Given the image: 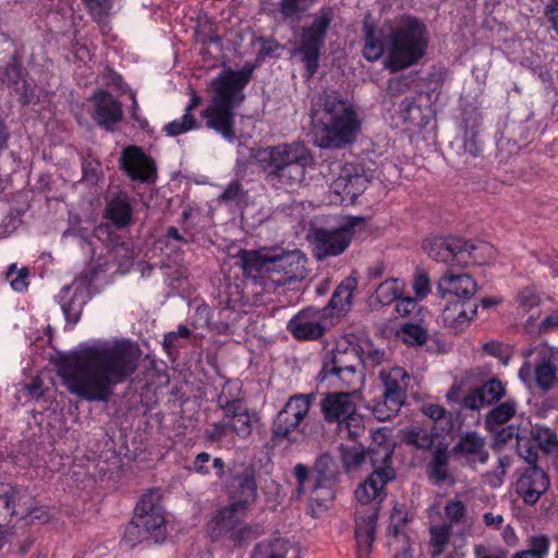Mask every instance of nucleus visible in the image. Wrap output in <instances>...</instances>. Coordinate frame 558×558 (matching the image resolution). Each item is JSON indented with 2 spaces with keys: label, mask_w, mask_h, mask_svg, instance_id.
Wrapping results in <instances>:
<instances>
[{
  "label": "nucleus",
  "mask_w": 558,
  "mask_h": 558,
  "mask_svg": "<svg viewBox=\"0 0 558 558\" xmlns=\"http://www.w3.org/2000/svg\"><path fill=\"white\" fill-rule=\"evenodd\" d=\"M364 57L369 61L378 60L385 51L381 33L367 22L364 23Z\"/></svg>",
  "instance_id": "nucleus-31"
},
{
  "label": "nucleus",
  "mask_w": 558,
  "mask_h": 558,
  "mask_svg": "<svg viewBox=\"0 0 558 558\" xmlns=\"http://www.w3.org/2000/svg\"><path fill=\"white\" fill-rule=\"evenodd\" d=\"M362 366L375 367L385 361V352L379 349L368 350L367 354L362 356Z\"/></svg>",
  "instance_id": "nucleus-63"
},
{
  "label": "nucleus",
  "mask_w": 558,
  "mask_h": 558,
  "mask_svg": "<svg viewBox=\"0 0 558 558\" xmlns=\"http://www.w3.org/2000/svg\"><path fill=\"white\" fill-rule=\"evenodd\" d=\"M367 457L369 458L368 449L362 450L359 448H348L342 454L343 462L348 468H359Z\"/></svg>",
  "instance_id": "nucleus-52"
},
{
  "label": "nucleus",
  "mask_w": 558,
  "mask_h": 558,
  "mask_svg": "<svg viewBox=\"0 0 558 558\" xmlns=\"http://www.w3.org/2000/svg\"><path fill=\"white\" fill-rule=\"evenodd\" d=\"M120 167L134 181L146 182L156 177L153 159L138 146H128L122 150Z\"/></svg>",
  "instance_id": "nucleus-16"
},
{
  "label": "nucleus",
  "mask_w": 558,
  "mask_h": 558,
  "mask_svg": "<svg viewBox=\"0 0 558 558\" xmlns=\"http://www.w3.org/2000/svg\"><path fill=\"white\" fill-rule=\"evenodd\" d=\"M461 404L463 408L477 411L484 408L483 396H481V391L478 387H474L469 390L468 393L462 398Z\"/></svg>",
  "instance_id": "nucleus-57"
},
{
  "label": "nucleus",
  "mask_w": 558,
  "mask_h": 558,
  "mask_svg": "<svg viewBox=\"0 0 558 558\" xmlns=\"http://www.w3.org/2000/svg\"><path fill=\"white\" fill-rule=\"evenodd\" d=\"M90 100L94 106V120L106 130L112 131L123 117L120 101L105 90L94 93Z\"/></svg>",
  "instance_id": "nucleus-20"
},
{
  "label": "nucleus",
  "mask_w": 558,
  "mask_h": 558,
  "mask_svg": "<svg viewBox=\"0 0 558 558\" xmlns=\"http://www.w3.org/2000/svg\"><path fill=\"white\" fill-rule=\"evenodd\" d=\"M335 461L331 456L324 453L315 462L314 470L317 473L318 482L323 483L333 477Z\"/></svg>",
  "instance_id": "nucleus-46"
},
{
  "label": "nucleus",
  "mask_w": 558,
  "mask_h": 558,
  "mask_svg": "<svg viewBox=\"0 0 558 558\" xmlns=\"http://www.w3.org/2000/svg\"><path fill=\"white\" fill-rule=\"evenodd\" d=\"M362 217H348L335 229L318 228L312 233L314 244V255L323 260L330 256H337L344 252L351 243L354 228L362 225Z\"/></svg>",
  "instance_id": "nucleus-13"
},
{
  "label": "nucleus",
  "mask_w": 558,
  "mask_h": 558,
  "mask_svg": "<svg viewBox=\"0 0 558 558\" xmlns=\"http://www.w3.org/2000/svg\"><path fill=\"white\" fill-rule=\"evenodd\" d=\"M228 425L235 432L239 437L242 438L247 437L252 432V422L247 410L232 420V422Z\"/></svg>",
  "instance_id": "nucleus-53"
},
{
  "label": "nucleus",
  "mask_w": 558,
  "mask_h": 558,
  "mask_svg": "<svg viewBox=\"0 0 558 558\" xmlns=\"http://www.w3.org/2000/svg\"><path fill=\"white\" fill-rule=\"evenodd\" d=\"M333 16L331 8L322 9L315 15L312 25L302 31L300 44L293 49V54L299 56L305 64L308 77L317 71L320 49Z\"/></svg>",
  "instance_id": "nucleus-12"
},
{
  "label": "nucleus",
  "mask_w": 558,
  "mask_h": 558,
  "mask_svg": "<svg viewBox=\"0 0 558 558\" xmlns=\"http://www.w3.org/2000/svg\"><path fill=\"white\" fill-rule=\"evenodd\" d=\"M314 398L313 393L292 396L272 423V436L289 442L303 440L307 435V422L304 421Z\"/></svg>",
  "instance_id": "nucleus-9"
},
{
  "label": "nucleus",
  "mask_w": 558,
  "mask_h": 558,
  "mask_svg": "<svg viewBox=\"0 0 558 558\" xmlns=\"http://www.w3.org/2000/svg\"><path fill=\"white\" fill-rule=\"evenodd\" d=\"M247 82V74L233 71L213 81L214 96L202 116L208 129L220 133L228 141L235 138L232 110L242 101L244 96L241 92Z\"/></svg>",
  "instance_id": "nucleus-4"
},
{
  "label": "nucleus",
  "mask_w": 558,
  "mask_h": 558,
  "mask_svg": "<svg viewBox=\"0 0 558 558\" xmlns=\"http://www.w3.org/2000/svg\"><path fill=\"white\" fill-rule=\"evenodd\" d=\"M558 329V312H554L545 317L539 324V332H549Z\"/></svg>",
  "instance_id": "nucleus-64"
},
{
  "label": "nucleus",
  "mask_w": 558,
  "mask_h": 558,
  "mask_svg": "<svg viewBox=\"0 0 558 558\" xmlns=\"http://www.w3.org/2000/svg\"><path fill=\"white\" fill-rule=\"evenodd\" d=\"M282 267V275L278 278L270 276V282L276 287L303 279L306 276V257L299 250L282 254L271 252V267Z\"/></svg>",
  "instance_id": "nucleus-18"
},
{
  "label": "nucleus",
  "mask_w": 558,
  "mask_h": 558,
  "mask_svg": "<svg viewBox=\"0 0 558 558\" xmlns=\"http://www.w3.org/2000/svg\"><path fill=\"white\" fill-rule=\"evenodd\" d=\"M288 543L281 538H275L268 543H258L253 549L251 558H286Z\"/></svg>",
  "instance_id": "nucleus-36"
},
{
  "label": "nucleus",
  "mask_w": 558,
  "mask_h": 558,
  "mask_svg": "<svg viewBox=\"0 0 558 558\" xmlns=\"http://www.w3.org/2000/svg\"><path fill=\"white\" fill-rule=\"evenodd\" d=\"M245 196V191L243 190L242 184L234 180L229 183L226 190L220 195V199L222 202H241Z\"/></svg>",
  "instance_id": "nucleus-56"
},
{
  "label": "nucleus",
  "mask_w": 558,
  "mask_h": 558,
  "mask_svg": "<svg viewBox=\"0 0 558 558\" xmlns=\"http://www.w3.org/2000/svg\"><path fill=\"white\" fill-rule=\"evenodd\" d=\"M527 549L533 550L541 558H546L550 549V538L545 534L531 535L527 539Z\"/></svg>",
  "instance_id": "nucleus-48"
},
{
  "label": "nucleus",
  "mask_w": 558,
  "mask_h": 558,
  "mask_svg": "<svg viewBox=\"0 0 558 558\" xmlns=\"http://www.w3.org/2000/svg\"><path fill=\"white\" fill-rule=\"evenodd\" d=\"M399 339L410 345H423L428 339V332L416 324H404L397 332Z\"/></svg>",
  "instance_id": "nucleus-37"
},
{
  "label": "nucleus",
  "mask_w": 558,
  "mask_h": 558,
  "mask_svg": "<svg viewBox=\"0 0 558 558\" xmlns=\"http://www.w3.org/2000/svg\"><path fill=\"white\" fill-rule=\"evenodd\" d=\"M318 311L305 310L296 314L288 324L289 331L301 340H315L324 333V327L319 323Z\"/></svg>",
  "instance_id": "nucleus-24"
},
{
  "label": "nucleus",
  "mask_w": 558,
  "mask_h": 558,
  "mask_svg": "<svg viewBox=\"0 0 558 558\" xmlns=\"http://www.w3.org/2000/svg\"><path fill=\"white\" fill-rule=\"evenodd\" d=\"M322 413L327 422L345 420L355 412V403L350 392H327L320 401Z\"/></svg>",
  "instance_id": "nucleus-22"
},
{
  "label": "nucleus",
  "mask_w": 558,
  "mask_h": 558,
  "mask_svg": "<svg viewBox=\"0 0 558 558\" xmlns=\"http://www.w3.org/2000/svg\"><path fill=\"white\" fill-rule=\"evenodd\" d=\"M256 158L266 180L286 191L300 187L305 181L307 168L314 165L311 150L301 142L265 147L257 151Z\"/></svg>",
  "instance_id": "nucleus-3"
},
{
  "label": "nucleus",
  "mask_w": 558,
  "mask_h": 558,
  "mask_svg": "<svg viewBox=\"0 0 558 558\" xmlns=\"http://www.w3.org/2000/svg\"><path fill=\"white\" fill-rule=\"evenodd\" d=\"M533 438L545 453L558 452V436L547 427H537L532 432Z\"/></svg>",
  "instance_id": "nucleus-38"
},
{
  "label": "nucleus",
  "mask_w": 558,
  "mask_h": 558,
  "mask_svg": "<svg viewBox=\"0 0 558 558\" xmlns=\"http://www.w3.org/2000/svg\"><path fill=\"white\" fill-rule=\"evenodd\" d=\"M537 353L538 363L535 367V380L537 386L548 391L556 381L558 351L546 343H541L536 348L529 350L525 356Z\"/></svg>",
  "instance_id": "nucleus-19"
},
{
  "label": "nucleus",
  "mask_w": 558,
  "mask_h": 558,
  "mask_svg": "<svg viewBox=\"0 0 558 558\" xmlns=\"http://www.w3.org/2000/svg\"><path fill=\"white\" fill-rule=\"evenodd\" d=\"M477 305L466 301L449 302L441 313L444 326L453 333L462 332L475 317Z\"/></svg>",
  "instance_id": "nucleus-21"
},
{
  "label": "nucleus",
  "mask_w": 558,
  "mask_h": 558,
  "mask_svg": "<svg viewBox=\"0 0 558 558\" xmlns=\"http://www.w3.org/2000/svg\"><path fill=\"white\" fill-rule=\"evenodd\" d=\"M363 429L362 417L355 412L338 424L339 434L350 439H355Z\"/></svg>",
  "instance_id": "nucleus-42"
},
{
  "label": "nucleus",
  "mask_w": 558,
  "mask_h": 558,
  "mask_svg": "<svg viewBox=\"0 0 558 558\" xmlns=\"http://www.w3.org/2000/svg\"><path fill=\"white\" fill-rule=\"evenodd\" d=\"M422 412L439 425L442 432H449L452 427L451 415L438 404H426L422 408Z\"/></svg>",
  "instance_id": "nucleus-40"
},
{
  "label": "nucleus",
  "mask_w": 558,
  "mask_h": 558,
  "mask_svg": "<svg viewBox=\"0 0 558 558\" xmlns=\"http://www.w3.org/2000/svg\"><path fill=\"white\" fill-rule=\"evenodd\" d=\"M485 438L476 432H466L462 434L454 445L452 451L472 460L485 463L489 457L485 448Z\"/></svg>",
  "instance_id": "nucleus-25"
},
{
  "label": "nucleus",
  "mask_w": 558,
  "mask_h": 558,
  "mask_svg": "<svg viewBox=\"0 0 558 558\" xmlns=\"http://www.w3.org/2000/svg\"><path fill=\"white\" fill-rule=\"evenodd\" d=\"M373 464V472L359 484V488H384L396 478V471L391 466V460L378 459Z\"/></svg>",
  "instance_id": "nucleus-28"
},
{
  "label": "nucleus",
  "mask_w": 558,
  "mask_h": 558,
  "mask_svg": "<svg viewBox=\"0 0 558 558\" xmlns=\"http://www.w3.org/2000/svg\"><path fill=\"white\" fill-rule=\"evenodd\" d=\"M423 247L430 258L438 263L446 264L448 268L468 266L469 258L472 257V252L475 250L473 244L459 238H435L426 240Z\"/></svg>",
  "instance_id": "nucleus-14"
},
{
  "label": "nucleus",
  "mask_w": 558,
  "mask_h": 558,
  "mask_svg": "<svg viewBox=\"0 0 558 558\" xmlns=\"http://www.w3.org/2000/svg\"><path fill=\"white\" fill-rule=\"evenodd\" d=\"M232 484L239 488H255V469L252 465H235L232 469Z\"/></svg>",
  "instance_id": "nucleus-39"
},
{
  "label": "nucleus",
  "mask_w": 558,
  "mask_h": 558,
  "mask_svg": "<svg viewBox=\"0 0 558 558\" xmlns=\"http://www.w3.org/2000/svg\"><path fill=\"white\" fill-rule=\"evenodd\" d=\"M478 128L476 121H473L471 125H466L464 132L463 148L465 153L476 157L481 153V141L478 140Z\"/></svg>",
  "instance_id": "nucleus-44"
},
{
  "label": "nucleus",
  "mask_w": 558,
  "mask_h": 558,
  "mask_svg": "<svg viewBox=\"0 0 558 558\" xmlns=\"http://www.w3.org/2000/svg\"><path fill=\"white\" fill-rule=\"evenodd\" d=\"M362 348L347 340L339 341L336 348L327 352L320 375L337 376L347 387H354L361 379Z\"/></svg>",
  "instance_id": "nucleus-10"
},
{
  "label": "nucleus",
  "mask_w": 558,
  "mask_h": 558,
  "mask_svg": "<svg viewBox=\"0 0 558 558\" xmlns=\"http://www.w3.org/2000/svg\"><path fill=\"white\" fill-rule=\"evenodd\" d=\"M160 490H147L134 508V517L125 526L123 541L134 546L145 533L155 543H161L167 536L165 510Z\"/></svg>",
  "instance_id": "nucleus-6"
},
{
  "label": "nucleus",
  "mask_w": 558,
  "mask_h": 558,
  "mask_svg": "<svg viewBox=\"0 0 558 558\" xmlns=\"http://www.w3.org/2000/svg\"><path fill=\"white\" fill-rule=\"evenodd\" d=\"M451 526L447 524L430 527V543L435 554H440L449 542Z\"/></svg>",
  "instance_id": "nucleus-43"
},
{
  "label": "nucleus",
  "mask_w": 558,
  "mask_h": 558,
  "mask_svg": "<svg viewBox=\"0 0 558 558\" xmlns=\"http://www.w3.org/2000/svg\"><path fill=\"white\" fill-rule=\"evenodd\" d=\"M357 287L356 278L350 276L344 279V281L339 284L333 292L328 306L332 310H337L338 312H347L351 306L353 291Z\"/></svg>",
  "instance_id": "nucleus-29"
},
{
  "label": "nucleus",
  "mask_w": 558,
  "mask_h": 558,
  "mask_svg": "<svg viewBox=\"0 0 558 558\" xmlns=\"http://www.w3.org/2000/svg\"><path fill=\"white\" fill-rule=\"evenodd\" d=\"M236 257L246 277L267 280V272L271 266V251L240 250Z\"/></svg>",
  "instance_id": "nucleus-23"
},
{
  "label": "nucleus",
  "mask_w": 558,
  "mask_h": 558,
  "mask_svg": "<svg viewBox=\"0 0 558 558\" xmlns=\"http://www.w3.org/2000/svg\"><path fill=\"white\" fill-rule=\"evenodd\" d=\"M141 355L140 347L130 340L90 345L61 357L58 375L72 395L89 402H108L113 387L136 371Z\"/></svg>",
  "instance_id": "nucleus-1"
},
{
  "label": "nucleus",
  "mask_w": 558,
  "mask_h": 558,
  "mask_svg": "<svg viewBox=\"0 0 558 558\" xmlns=\"http://www.w3.org/2000/svg\"><path fill=\"white\" fill-rule=\"evenodd\" d=\"M218 403L225 411V415L231 420H234L236 416L246 411L244 404L238 399L228 400L227 398L220 396L218 398Z\"/></svg>",
  "instance_id": "nucleus-54"
},
{
  "label": "nucleus",
  "mask_w": 558,
  "mask_h": 558,
  "mask_svg": "<svg viewBox=\"0 0 558 558\" xmlns=\"http://www.w3.org/2000/svg\"><path fill=\"white\" fill-rule=\"evenodd\" d=\"M517 411L514 401H506L492 409L485 416V425L488 430L493 432L497 426H500L510 421Z\"/></svg>",
  "instance_id": "nucleus-33"
},
{
  "label": "nucleus",
  "mask_w": 558,
  "mask_h": 558,
  "mask_svg": "<svg viewBox=\"0 0 558 558\" xmlns=\"http://www.w3.org/2000/svg\"><path fill=\"white\" fill-rule=\"evenodd\" d=\"M445 514L452 523H459L465 514V507L460 500L449 501Z\"/></svg>",
  "instance_id": "nucleus-59"
},
{
  "label": "nucleus",
  "mask_w": 558,
  "mask_h": 558,
  "mask_svg": "<svg viewBox=\"0 0 558 558\" xmlns=\"http://www.w3.org/2000/svg\"><path fill=\"white\" fill-rule=\"evenodd\" d=\"M448 456L445 448H437L430 465V476L436 485L453 484L447 471Z\"/></svg>",
  "instance_id": "nucleus-35"
},
{
  "label": "nucleus",
  "mask_w": 558,
  "mask_h": 558,
  "mask_svg": "<svg viewBox=\"0 0 558 558\" xmlns=\"http://www.w3.org/2000/svg\"><path fill=\"white\" fill-rule=\"evenodd\" d=\"M132 206L126 195L113 197L106 206V218L118 228H125L132 221Z\"/></svg>",
  "instance_id": "nucleus-27"
},
{
  "label": "nucleus",
  "mask_w": 558,
  "mask_h": 558,
  "mask_svg": "<svg viewBox=\"0 0 558 558\" xmlns=\"http://www.w3.org/2000/svg\"><path fill=\"white\" fill-rule=\"evenodd\" d=\"M383 387V400L372 405L378 421H388L395 416L407 400L410 376L402 367H391L379 373Z\"/></svg>",
  "instance_id": "nucleus-11"
},
{
  "label": "nucleus",
  "mask_w": 558,
  "mask_h": 558,
  "mask_svg": "<svg viewBox=\"0 0 558 558\" xmlns=\"http://www.w3.org/2000/svg\"><path fill=\"white\" fill-rule=\"evenodd\" d=\"M437 291L442 299L452 295L457 298L456 301L471 302L478 291V284L468 272L448 268L437 281Z\"/></svg>",
  "instance_id": "nucleus-15"
},
{
  "label": "nucleus",
  "mask_w": 558,
  "mask_h": 558,
  "mask_svg": "<svg viewBox=\"0 0 558 558\" xmlns=\"http://www.w3.org/2000/svg\"><path fill=\"white\" fill-rule=\"evenodd\" d=\"M354 495L362 507L355 511L356 558H371L379 509L387 490H354Z\"/></svg>",
  "instance_id": "nucleus-8"
},
{
  "label": "nucleus",
  "mask_w": 558,
  "mask_h": 558,
  "mask_svg": "<svg viewBox=\"0 0 558 558\" xmlns=\"http://www.w3.org/2000/svg\"><path fill=\"white\" fill-rule=\"evenodd\" d=\"M373 445L368 448L369 460L376 463L378 459L391 460L395 445L389 440L385 429L379 428L372 434Z\"/></svg>",
  "instance_id": "nucleus-30"
},
{
  "label": "nucleus",
  "mask_w": 558,
  "mask_h": 558,
  "mask_svg": "<svg viewBox=\"0 0 558 558\" xmlns=\"http://www.w3.org/2000/svg\"><path fill=\"white\" fill-rule=\"evenodd\" d=\"M437 436V433L428 432L422 427H413L404 432L403 441L418 450L427 451L435 447Z\"/></svg>",
  "instance_id": "nucleus-32"
},
{
  "label": "nucleus",
  "mask_w": 558,
  "mask_h": 558,
  "mask_svg": "<svg viewBox=\"0 0 558 558\" xmlns=\"http://www.w3.org/2000/svg\"><path fill=\"white\" fill-rule=\"evenodd\" d=\"M197 121L191 113H184L180 120L172 121L165 126L169 136H177L197 128Z\"/></svg>",
  "instance_id": "nucleus-45"
},
{
  "label": "nucleus",
  "mask_w": 558,
  "mask_h": 558,
  "mask_svg": "<svg viewBox=\"0 0 558 558\" xmlns=\"http://www.w3.org/2000/svg\"><path fill=\"white\" fill-rule=\"evenodd\" d=\"M517 442L518 453L527 462L529 466L537 465V449L530 444V440L518 437Z\"/></svg>",
  "instance_id": "nucleus-51"
},
{
  "label": "nucleus",
  "mask_w": 558,
  "mask_h": 558,
  "mask_svg": "<svg viewBox=\"0 0 558 558\" xmlns=\"http://www.w3.org/2000/svg\"><path fill=\"white\" fill-rule=\"evenodd\" d=\"M549 477L538 465L527 466L518 480L519 488H548Z\"/></svg>",
  "instance_id": "nucleus-34"
},
{
  "label": "nucleus",
  "mask_w": 558,
  "mask_h": 558,
  "mask_svg": "<svg viewBox=\"0 0 558 558\" xmlns=\"http://www.w3.org/2000/svg\"><path fill=\"white\" fill-rule=\"evenodd\" d=\"M367 179L352 163L339 166L337 177L330 183V190L342 199L354 201L367 187Z\"/></svg>",
  "instance_id": "nucleus-17"
},
{
  "label": "nucleus",
  "mask_w": 558,
  "mask_h": 558,
  "mask_svg": "<svg viewBox=\"0 0 558 558\" xmlns=\"http://www.w3.org/2000/svg\"><path fill=\"white\" fill-rule=\"evenodd\" d=\"M420 306L413 298H400L396 303V311L401 317H408L418 312Z\"/></svg>",
  "instance_id": "nucleus-58"
},
{
  "label": "nucleus",
  "mask_w": 558,
  "mask_h": 558,
  "mask_svg": "<svg viewBox=\"0 0 558 558\" xmlns=\"http://www.w3.org/2000/svg\"><path fill=\"white\" fill-rule=\"evenodd\" d=\"M427 47L426 28L415 19H408L391 34L386 66L398 72L416 63Z\"/></svg>",
  "instance_id": "nucleus-7"
},
{
  "label": "nucleus",
  "mask_w": 558,
  "mask_h": 558,
  "mask_svg": "<svg viewBox=\"0 0 558 558\" xmlns=\"http://www.w3.org/2000/svg\"><path fill=\"white\" fill-rule=\"evenodd\" d=\"M413 289L416 296L424 299L430 291V282L428 276L424 272L416 275L413 282Z\"/></svg>",
  "instance_id": "nucleus-61"
},
{
  "label": "nucleus",
  "mask_w": 558,
  "mask_h": 558,
  "mask_svg": "<svg viewBox=\"0 0 558 558\" xmlns=\"http://www.w3.org/2000/svg\"><path fill=\"white\" fill-rule=\"evenodd\" d=\"M481 396H483L484 407L490 405L499 401L506 393L502 384L497 379H490L478 386Z\"/></svg>",
  "instance_id": "nucleus-41"
},
{
  "label": "nucleus",
  "mask_w": 558,
  "mask_h": 558,
  "mask_svg": "<svg viewBox=\"0 0 558 558\" xmlns=\"http://www.w3.org/2000/svg\"><path fill=\"white\" fill-rule=\"evenodd\" d=\"M84 2L97 22H101L111 9V0H84Z\"/></svg>",
  "instance_id": "nucleus-50"
},
{
  "label": "nucleus",
  "mask_w": 558,
  "mask_h": 558,
  "mask_svg": "<svg viewBox=\"0 0 558 558\" xmlns=\"http://www.w3.org/2000/svg\"><path fill=\"white\" fill-rule=\"evenodd\" d=\"M402 294V288L396 279H388L381 282L368 299V305L373 311L397 302Z\"/></svg>",
  "instance_id": "nucleus-26"
},
{
  "label": "nucleus",
  "mask_w": 558,
  "mask_h": 558,
  "mask_svg": "<svg viewBox=\"0 0 558 558\" xmlns=\"http://www.w3.org/2000/svg\"><path fill=\"white\" fill-rule=\"evenodd\" d=\"M315 0H282L281 12L286 17L298 16L305 12Z\"/></svg>",
  "instance_id": "nucleus-49"
},
{
  "label": "nucleus",
  "mask_w": 558,
  "mask_h": 558,
  "mask_svg": "<svg viewBox=\"0 0 558 558\" xmlns=\"http://www.w3.org/2000/svg\"><path fill=\"white\" fill-rule=\"evenodd\" d=\"M257 490H230L228 504L213 511L206 523L207 536L217 542L223 538L241 543L251 527L244 523L248 511L254 509Z\"/></svg>",
  "instance_id": "nucleus-5"
},
{
  "label": "nucleus",
  "mask_w": 558,
  "mask_h": 558,
  "mask_svg": "<svg viewBox=\"0 0 558 558\" xmlns=\"http://www.w3.org/2000/svg\"><path fill=\"white\" fill-rule=\"evenodd\" d=\"M314 144L320 148H342L355 141L361 122L353 104L333 88L316 93L311 101Z\"/></svg>",
  "instance_id": "nucleus-2"
},
{
  "label": "nucleus",
  "mask_w": 558,
  "mask_h": 558,
  "mask_svg": "<svg viewBox=\"0 0 558 558\" xmlns=\"http://www.w3.org/2000/svg\"><path fill=\"white\" fill-rule=\"evenodd\" d=\"M326 492H327V497L311 496L310 502H308V508L311 511V515L313 518H318L322 513L327 511L329 509L331 502L336 498L332 490H326Z\"/></svg>",
  "instance_id": "nucleus-47"
},
{
  "label": "nucleus",
  "mask_w": 558,
  "mask_h": 558,
  "mask_svg": "<svg viewBox=\"0 0 558 558\" xmlns=\"http://www.w3.org/2000/svg\"><path fill=\"white\" fill-rule=\"evenodd\" d=\"M519 304L525 311H530L541 304V296L532 288H524L518 295Z\"/></svg>",
  "instance_id": "nucleus-55"
},
{
  "label": "nucleus",
  "mask_w": 558,
  "mask_h": 558,
  "mask_svg": "<svg viewBox=\"0 0 558 558\" xmlns=\"http://www.w3.org/2000/svg\"><path fill=\"white\" fill-rule=\"evenodd\" d=\"M393 513L391 514V524L388 527V535L390 536H399L402 534V530L405 523V518L400 517L401 512L398 511L397 506L393 507Z\"/></svg>",
  "instance_id": "nucleus-62"
},
{
  "label": "nucleus",
  "mask_w": 558,
  "mask_h": 558,
  "mask_svg": "<svg viewBox=\"0 0 558 558\" xmlns=\"http://www.w3.org/2000/svg\"><path fill=\"white\" fill-rule=\"evenodd\" d=\"M509 463H510V461L507 457H502V458L498 459V464H497L498 471H496L494 473L486 474L487 483L490 486L498 487L502 484L501 477L505 475L506 469L509 466Z\"/></svg>",
  "instance_id": "nucleus-60"
}]
</instances>
